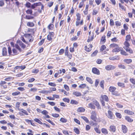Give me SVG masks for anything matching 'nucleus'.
<instances>
[{
  "mask_svg": "<svg viewBox=\"0 0 135 135\" xmlns=\"http://www.w3.org/2000/svg\"><path fill=\"white\" fill-rule=\"evenodd\" d=\"M13 52H12L11 48L10 47H8V51L9 54L10 55H14L18 54L19 52L15 48H13L12 49Z\"/></svg>",
  "mask_w": 135,
  "mask_h": 135,
  "instance_id": "nucleus-1",
  "label": "nucleus"
},
{
  "mask_svg": "<svg viewBox=\"0 0 135 135\" xmlns=\"http://www.w3.org/2000/svg\"><path fill=\"white\" fill-rule=\"evenodd\" d=\"M90 118L93 121H96L97 119V114L95 111H93L91 112Z\"/></svg>",
  "mask_w": 135,
  "mask_h": 135,
  "instance_id": "nucleus-2",
  "label": "nucleus"
},
{
  "mask_svg": "<svg viewBox=\"0 0 135 135\" xmlns=\"http://www.w3.org/2000/svg\"><path fill=\"white\" fill-rule=\"evenodd\" d=\"M7 49L5 47H3L2 49V53L0 54V57L6 56L7 55Z\"/></svg>",
  "mask_w": 135,
  "mask_h": 135,
  "instance_id": "nucleus-3",
  "label": "nucleus"
},
{
  "mask_svg": "<svg viewBox=\"0 0 135 135\" xmlns=\"http://www.w3.org/2000/svg\"><path fill=\"white\" fill-rule=\"evenodd\" d=\"M109 130L111 132L114 133L116 130V127L114 125H111L109 128Z\"/></svg>",
  "mask_w": 135,
  "mask_h": 135,
  "instance_id": "nucleus-4",
  "label": "nucleus"
},
{
  "mask_svg": "<svg viewBox=\"0 0 135 135\" xmlns=\"http://www.w3.org/2000/svg\"><path fill=\"white\" fill-rule=\"evenodd\" d=\"M115 68V66L111 65H108L105 67V69L107 70H112L114 69Z\"/></svg>",
  "mask_w": 135,
  "mask_h": 135,
  "instance_id": "nucleus-5",
  "label": "nucleus"
},
{
  "mask_svg": "<svg viewBox=\"0 0 135 135\" xmlns=\"http://www.w3.org/2000/svg\"><path fill=\"white\" fill-rule=\"evenodd\" d=\"M108 113V114L107 115V117L111 119H113L114 118V116L112 112L110 110H109Z\"/></svg>",
  "mask_w": 135,
  "mask_h": 135,
  "instance_id": "nucleus-6",
  "label": "nucleus"
},
{
  "mask_svg": "<svg viewBox=\"0 0 135 135\" xmlns=\"http://www.w3.org/2000/svg\"><path fill=\"white\" fill-rule=\"evenodd\" d=\"M92 72L93 73L97 75L100 74V72L98 69L95 68H93L92 69Z\"/></svg>",
  "mask_w": 135,
  "mask_h": 135,
  "instance_id": "nucleus-7",
  "label": "nucleus"
},
{
  "mask_svg": "<svg viewBox=\"0 0 135 135\" xmlns=\"http://www.w3.org/2000/svg\"><path fill=\"white\" fill-rule=\"evenodd\" d=\"M100 100L104 101V100L106 102H108L109 100L108 97L105 95H101Z\"/></svg>",
  "mask_w": 135,
  "mask_h": 135,
  "instance_id": "nucleus-8",
  "label": "nucleus"
},
{
  "mask_svg": "<svg viewBox=\"0 0 135 135\" xmlns=\"http://www.w3.org/2000/svg\"><path fill=\"white\" fill-rule=\"evenodd\" d=\"M122 49V48L118 47L113 49L112 51L113 52H118L119 51H121Z\"/></svg>",
  "mask_w": 135,
  "mask_h": 135,
  "instance_id": "nucleus-9",
  "label": "nucleus"
},
{
  "mask_svg": "<svg viewBox=\"0 0 135 135\" xmlns=\"http://www.w3.org/2000/svg\"><path fill=\"white\" fill-rule=\"evenodd\" d=\"M124 45H125V46L124 47V49L127 50V48L129 47L130 45L128 41H126L124 42Z\"/></svg>",
  "mask_w": 135,
  "mask_h": 135,
  "instance_id": "nucleus-10",
  "label": "nucleus"
},
{
  "mask_svg": "<svg viewBox=\"0 0 135 135\" xmlns=\"http://www.w3.org/2000/svg\"><path fill=\"white\" fill-rule=\"evenodd\" d=\"M93 102L94 104L98 108H100V106L99 104V103L96 100H94L93 101Z\"/></svg>",
  "mask_w": 135,
  "mask_h": 135,
  "instance_id": "nucleus-11",
  "label": "nucleus"
},
{
  "mask_svg": "<svg viewBox=\"0 0 135 135\" xmlns=\"http://www.w3.org/2000/svg\"><path fill=\"white\" fill-rule=\"evenodd\" d=\"M122 129L123 132L124 133H126L127 131V129L126 126H125L122 125Z\"/></svg>",
  "mask_w": 135,
  "mask_h": 135,
  "instance_id": "nucleus-12",
  "label": "nucleus"
},
{
  "mask_svg": "<svg viewBox=\"0 0 135 135\" xmlns=\"http://www.w3.org/2000/svg\"><path fill=\"white\" fill-rule=\"evenodd\" d=\"M88 107L90 108L91 109H95V107L94 104L92 103H91L88 104Z\"/></svg>",
  "mask_w": 135,
  "mask_h": 135,
  "instance_id": "nucleus-13",
  "label": "nucleus"
},
{
  "mask_svg": "<svg viewBox=\"0 0 135 135\" xmlns=\"http://www.w3.org/2000/svg\"><path fill=\"white\" fill-rule=\"evenodd\" d=\"M124 112L125 113L130 115H132L134 114V112L128 110H125L124 111Z\"/></svg>",
  "mask_w": 135,
  "mask_h": 135,
  "instance_id": "nucleus-14",
  "label": "nucleus"
},
{
  "mask_svg": "<svg viewBox=\"0 0 135 135\" xmlns=\"http://www.w3.org/2000/svg\"><path fill=\"white\" fill-rule=\"evenodd\" d=\"M118 45L115 44H112L110 45L109 47L112 48H114L117 47H118Z\"/></svg>",
  "mask_w": 135,
  "mask_h": 135,
  "instance_id": "nucleus-15",
  "label": "nucleus"
},
{
  "mask_svg": "<svg viewBox=\"0 0 135 135\" xmlns=\"http://www.w3.org/2000/svg\"><path fill=\"white\" fill-rule=\"evenodd\" d=\"M85 111V109L83 107L79 108L77 109V111L78 112H83Z\"/></svg>",
  "mask_w": 135,
  "mask_h": 135,
  "instance_id": "nucleus-16",
  "label": "nucleus"
},
{
  "mask_svg": "<svg viewBox=\"0 0 135 135\" xmlns=\"http://www.w3.org/2000/svg\"><path fill=\"white\" fill-rule=\"evenodd\" d=\"M18 110L19 111L21 112L26 115H28V114L27 112L25 110L20 108L18 109Z\"/></svg>",
  "mask_w": 135,
  "mask_h": 135,
  "instance_id": "nucleus-17",
  "label": "nucleus"
},
{
  "mask_svg": "<svg viewBox=\"0 0 135 135\" xmlns=\"http://www.w3.org/2000/svg\"><path fill=\"white\" fill-rule=\"evenodd\" d=\"M116 89V88L114 87L110 86L109 88V90L110 91L112 92H113Z\"/></svg>",
  "mask_w": 135,
  "mask_h": 135,
  "instance_id": "nucleus-18",
  "label": "nucleus"
},
{
  "mask_svg": "<svg viewBox=\"0 0 135 135\" xmlns=\"http://www.w3.org/2000/svg\"><path fill=\"white\" fill-rule=\"evenodd\" d=\"M126 119L128 122H131L133 121V120L128 116H126L125 117Z\"/></svg>",
  "mask_w": 135,
  "mask_h": 135,
  "instance_id": "nucleus-19",
  "label": "nucleus"
},
{
  "mask_svg": "<svg viewBox=\"0 0 135 135\" xmlns=\"http://www.w3.org/2000/svg\"><path fill=\"white\" fill-rule=\"evenodd\" d=\"M19 44L21 46V47L23 49H24L26 47V45L23 43L21 41H19Z\"/></svg>",
  "mask_w": 135,
  "mask_h": 135,
  "instance_id": "nucleus-20",
  "label": "nucleus"
},
{
  "mask_svg": "<svg viewBox=\"0 0 135 135\" xmlns=\"http://www.w3.org/2000/svg\"><path fill=\"white\" fill-rule=\"evenodd\" d=\"M73 94L77 97L80 96L81 94L80 92L76 91L73 93Z\"/></svg>",
  "mask_w": 135,
  "mask_h": 135,
  "instance_id": "nucleus-21",
  "label": "nucleus"
},
{
  "mask_svg": "<svg viewBox=\"0 0 135 135\" xmlns=\"http://www.w3.org/2000/svg\"><path fill=\"white\" fill-rule=\"evenodd\" d=\"M101 131L102 133L104 134H108V132L107 129L105 128H102L101 129Z\"/></svg>",
  "mask_w": 135,
  "mask_h": 135,
  "instance_id": "nucleus-22",
  "label": "nucleus"
},
{
  "mask_svg": "<svg viewBox=\"0 0 135 135\" xmlns=\"http://www.w3.org/2000/svg\"><path fill=\"white\" fill-rule=\"evenodd\" d=\"M81 118L83 119L86 123H89V120L86 117L84 116H81Z\"/></svg>",
  "mask_w": 135,
  "mask_h": 135,
  "instance_id": "nucleus-23",
  "label": "nucleus"
},
{
  "mask_svg": "<svg viewBox=\"0 0 135 135\" xmlns=\"http://www.w3.org/2000/svg\"><path fill=\"white\" fill-rule=\"evenodd\" d=\"M99 126H98L97 127H95L94 128V129L95 132L98 134H100L101 133L100 131L98 129Z\"/></svg>",
  "mask_w": 135,
  "mask_h": 135,
  "instance_id": "nucleus-24",
  "label": "nucleus"
},
{
  "mask_svg": "<svg viewBox=\"0 0 135 135\" xmlns=\"http://www.w3.org/2000/svg\"><path fill=\"white\" fill-rule=\"evenodd\" d=\"M27 25L28 26L32 27L34 25V24L32 22H28L27 23Z\"/></svg>",
  "mask_w": 135,
  "mask_h": 135,
  "instance_id": "nucleus-25",
  "label": "nucleus"
},
{
  "mask_svg": "<svg viewBox=\"0 0 135 135\" xmlns=\"http://www.w3.org/2000/svg\"><path fill=\"white\" fill-rule=\"evenodd\" d=\"M74 132L77 134H79L80 131L78 128L74 127Z\"/></svg>",
  "mask_w": 135,
  "mask_h": 135,
  "instance_id": "nucleus-26",
  "label": "nucleus"
},
{
  "mask_svg": "<svg viewBox=\"0 0 135 135\" xmlns=\"http://www.w3.org/2000/svg\"><path fill=\"white\" fill-rule=\"evenodd\" d=\"M26 13L28 14L32 15V11L31 9H28L26 11Z\"/></svg>",
  "mask_w": 135,
  "mask_h": 135,
  "instance_id": "nucleus-27",
  "label": "nucleus"
},
{
  "mask_svg": "<svg viewBox=\"0 0 135 135\" xmlns=\"http://www.w3.org/2000/svg\"><path fill=\"white\" fill-rule=\"evenodd\" d=\"M86 80L90 84H92L93 83V82L91 79L89 77H86Z\"/></svg>",
  "mask_w": 135,
  "mask_h": 135,
  "instance_id": "nucleus-28",
  "label": "nucleus"
},
{
  "mask_svg": "<svg viewBox=\"0 0 135 135\" xmlns=\"http://www.w3.org/2000/svg\"><path fill=\"white\" fill-rule=\"evenodd\" d=\"M124 61L127 63L129 64L132 62V60L131 59H124Z\"/></svg>",
  "mask_w": 135,
  "mask_h": 135,
  "instance_id": "nucleus-29",
  "label": "nucleus"
},
{
  "mask_svg": "<svg viewBox=\"0 0 135 135\" xmlns=\"http://www.w3.org/2000/svg\"><path fill=\"white\" fill-rule=\"evenodd\" d=\"M60 121L62 123H66L67 121V119L63 118H61Z\"/></svg>",
  "mask_w": 135,
  "mask_h": 135,
  "instance_id": "nucleus-30",
  "label": "nucleus"
},
{
  "mask_svg": "<svg viewBox=\"0 0 135 135\" xmlns=\"http://www.w3.org/2000/svg\"><path fill=\"white\" fill-rule=\"evenodd\" d=\"M27 19H33L34 17L30 15H26L25 17Z\"/></svg>",
  "mask_w": 135,
  "mask_h": 135,
  "instance_id": "nucleus-31",
  "label": "nucleus"
},
{
  "mask_svg": "<svg viewBox=\"0 0 135 135\" xmlns=\"http://www.w3.org/2000/svg\"><path fill=\"white\" fill-rule=\"evenodd\" d=\"M118 85L119 86L122 88L125 87L124 84L123 83L118 82Z\"/></svg>",
  "mask_w": 135,
  "mask_h": 135,
  "instance_id": "nucleus-32",
  "label": "nucleus"
},
{
  "mask_svg": "<svg viewBox=\"0 0 135 135\" xmlns=\"http://www.w3.org/2000/svg\"><path fill=\"white\" fill-rule=\"evenodd\" d=\"M120 53L122 55H124L125 56L128 55V54L126 53L124 50H123L122 49L121 50Z\"/></svg>",
  "mask_w": 135,
  "mask_h": 135,
  "instance_id": "nucleus-33",
  "label": "nucleus"
},
{
  "mask_svg": "<svg viewBox=\"0 0 135 135\" xmlns=\"http://www.w3.org/2000/svg\"><path fill=\"white\" fill-rule=\"evenodd\" d=\"M21 93L19 91H16L15 92L13 93H12V95L13 96H16L20 94Z\"/></svg>",
  "mask_w": 135,
  "mask_h": 135,
  "instance_id": "nucleus-34",
  "label": "nucleus"
},
{
  "mask_svg": "<svg viewBox=\"0 0 135 135\" xmlns=\"http://www.w3.org/2000/svg\"><path fill=\"white\" fill-rule=\"evenodd\" d=\"M34 120L36 122L38 123L41 124H42V122L41 121L38 119L37 118H35L34 119Z\"/></svg>",
  "mask_w": 135,
  "mask_h": 135,
  "instance_id": "nucleus-35",
  "label": "nucleus"
},
{
  "mask_svg": "<svg viewBox=\"0 0 135 135\" xmlns=\"http://www.w3.org/2000/svg\"><path fill=\"white\" fill-rule=\"evenodd\" d=\"M70 103L72 104H77L78 102L76 100H71L70 102Z\"/></svg>",
  "mask_w": 135,
  "mask_h": 135,
  "instance_id": "nucleus-36",
  "label": "nucleus"
},
{
  "mask_svg": "<svg viewBox=\"0 0 135 135\" xmlns=\"http://www.w3.org/2000/svg\"><path fill=\"white\" fill-rule=\"evenodd\" d=\"M86 86V85L85 84H80L79 85V88H85Z\"/></svg>",
  "mask_w": 135,
  "mask_h": 135,
  "instance_id": "nucleus-37",
  "label": "nucleus"
},
{
  "mask_svg": "<svg viewBox=\"0 0 135 135\" xmlns=\"http://www.w3.org/2000/svg\"><path fill=\"white\" fill-rule=\"evenodd\" d=\"M62 132L65 135H70L68 131L67 130H63Z\"/></svg>",
  "mask_w": 135,
  "mask_h": 135,
  "instance_id": "nucleus-38",
  "label": "nucleus"
},
{
  "mask_svg": "<svg viewBox=\"0 0 135 135\" xmlns=\"http://www.w3.org/2000/svg\"><path fill=\"white\" fill-rule=\"evenodd\" d=\"M131 36L130 35H127L126 37V41H130Z\"/></svg>",
  "mask_w": 135,
  "mask_h": 135,
  "instance_id": "nucleus-39",
  "label": "nucleus"
},
{
  "mask_svg": "<svg viewBox=\"0 0 135 135\" xmlns=\"http://www.w3.org/2000/svg\"><path fill=\"white\" fill-rule=\"evenodd\" d=\"M115 115L117 117L119 118H121V114L119 113H115Z\"/></svg>",
  "mask_w": 135,
  "mask_h": 135,
  "instance_id": "nucleus-40",
  "label": "nucleus"
},
{
  "mask_svg": "<svg viewBox=\"0 0 135 135\" xmlns=\"http://www.w3.org/2000/svg\"><path fill=\"white\" fill-rule=\"evenodd\" d=\"M15 47L18 50L19 52H21L22 50L18 45H16Z\"/></svg>",
  "mask_w": 135,
  "mask_h": 135,
  "instance_id": "nucleus-41",
  "label": "nucleus"
},
{
  "mask_svg": "<svg viewBox=\"0 0 135 135\" xmlns=\"http://www.w3.org/2000/svg\"><path fill=\"white\" fill-rule=\"evenodd\" d=\"M65 102L69 103L70 102V99H69L66 98H64L62 99Z\"/></svg>",
  "mask_w": 135,
  "mask_h": 135,
  "instance_id": "nucleus-42",
  "label": "nucleus"
},
{
  "mask_svg": "<svg viewBox=\"0 0 135 135\" xmlns=\"http://www.w3.org/2000/svg\"><path fill=\"white\" fill-rule=\"evenodd\" d=\"M127 50L126 49L125 50L129 52L130 53L132 54L133 53V51L132 50L129 48V47L127 48Z\"/></svg>",
  "mask_w": 135,
  "mask_h": 135,
  "instance_id": "nucleus-43",
  "label": "nucleus"
},
{
  "mask_svg": "<svg viewBox=\"0 0 135 135\" xmlns=\"http://www.w3.org/2000/svg\"><path fill=\"white\" fill-rule=\"evenodd\" d=\"M41 113L43 114H44L45 115L46 114H47L48 113V112L46 110H43V111L41 112Z\"/></svg>",
  "mask_w": 135,
  "mask_h": 135,
  "instance_id": "nucleus-44",
  "label": "nucleus"
},
{
  "mask_svg": "<svg viewBox=\"0 0 135 135\" xmlns=\"http://www.w3.org/2000/svg\"><path fill=\"white\" fill-rule=\"evenodd\" d=\"M45 41V39H42L38 43V45L40 46L42 45L44 43Z\"/></svg>",
  "mask_w": 135,
  "mask_h": 135,
  "instance_id": "nucleus-45",
  "label": "nucleus"
},
{
  "mask_svg": "<svg viewBox=\"0 0 135 135\" xmlns=\"http://www.w3.org/2000/svg\"><path fill=\"white\" fill-rule=\"evenodd\" d=\"M90 124L93 126H96L97 125V123H94L93 121L90 122Z\"/></svg>",
  "mask_w": 135,
  "mask_h": 135,
  "instance_id": "nucleus-46",
  "label": "nucleus"
},
{
  "mask_svg": "<svg viewBox=\"0 0 135 135\" xmlns=\"http://www.w3.org/2000/svg\"><path fill=\"white\" fill-rule=\"evenodd\" d=\"M106 48V47L105 45H102L101 47L100 50L101 51H103Z\"/></svg>",
  "mask_w": 135,
  "mask_h": 135,
  "instance_id": "nucleus-47",
  "label": "nucleus"
},
{
  "mask_svg": "<svg viewBox=\"0 0 135 135\" xmlns=\"http://www.w3.org/2000/svg\"><path fill=\"white\" fill-rule=\"evenodd\" d=\"M84 4V3L83 1L81 2L79 4V8H81L83 7V5Z\"/></svg>",
  "mask_w": 135,
  "mask_h": 135,
  "instance_id": "nucleus-48",
  "label": "nucleus"
},
{
  "mask_svg": "<svg viewBox=\"0 0 135 135\" xmlns=\"http://www.w3.org/2000/svg\"><path fill=\"white\" fill-rule=\"evenodd\" d=\"M52 116L54 117H58L59 116V114L56 113H52Z\"/></svg>",
  "mask_w": 135,
  "mask_h": 135,
  "instance_id": "nucleus-49",
  "label": "nucleus"
},
{
  "mask_svg": "<svg viewBox=\"0 0 135 135\" xmlns=\"http://www.w3.org/2000/svg\"><path fill=\"white\" fill-rule=\"evenodd\" d=\"M104 82L103 81H100V86L102 88H104Z\"/></svg>",
  "mask_w": 135,
  "mask_h": 135,
  "instance_id": "nucleus-50",
  "label": "nucleus"
},
{
  "mask_svg": "<svg viewBox=\"0 0 135 135\" xmlns=\"http://www.w3.org/2000/svg\"><path fill=\"white\" fill-rule=\"evenodd\" d=\"M98 52V51L95 50L91 54V56H95L97 54Z\"/></svg>",
  "mask_w": 135,
  "mask_h": 135,
  "instance_id": "nucleus-51",
  "label": "nucleus"
},
{
  "mask_svg": "<svg viewBox=\"0 0 135 135\" xmlns=\"http://www.w3.org/2000/svg\"><path fill=\"white\" fill-rule=\"evenodd\" d=\"M37 90V89L36 88H33L31 89L30 91L33 92H36Z\"/></svg>",
  "mask_w": 135,
  "mask_h": 135,
  "instance_id": "nucleus-52",
  "label": "nucleus"
},
{
  "mask_svg": "<svg viewBox=\"0 0 135 135\" xmlns=\"http://www.w3.org/2000/svg\"><path fill=\"white\" fill-rule=\"evenodd\" d=\"M47 104L50 105L52 106H54L55 105V103L53 102H47Z\"/></svg>",
  "mask_w": 135,
  "mask_h": 135,
  "instance_id": "nucleus-53",
  "label": "nucleus"
},
{
  "mask_svg": "<svg viewBox=\"0 0 135 135\" xmlns=\"http://www.w3.org/2000/svg\"><path fill=\"white\" fill-rule=\"evenodd\" d=\"M26 7L30 8L31 7V4L29 2H27L25 4Z\"/></svg>",
  "mask_w": 135,
  "mask_h": 135,
  "instance_id": "nucleus-54",
  "label": "nucleus"
},
{
  "mask_svg": "<svg viewBox=\"0 0 135 135\" xmlns=\"http://www.w3.org/2000/svg\"><path fill=\"white\" fill-rule=\"evenodd\" d=\"M76 16H77V20L78 21H80V15L79 14V13H78L76 15Z\"/></svg>",
  "mask_w": 135,
  "mask_h": 135,
  "instance_id": "nucleus-55",
  "label": "nucleus"
},
{
  "mask_svg": "<svg viewBox=\"0 0 135 135\" xmlns=\"http://www.w3.org/2000/svg\"><path fill=\"white\" fill-rule=\"evenodd\" d=\"M48 84L50 86H55L56 85L55 84L51 82L49 83Z\"/></svg>",
  "mask_w": 135,
  "mask_h": 135,
  "instance_id": "nucleus-56",
  "label": "nucleus"
},
{
  "mask_svg": "<svg viewBox=\"0 0 135 135\" xmlns=\"http://www.w3.org/2000/svg\"><path fill=\"white\" fill-rule=\"evenodd\" d=\"M102 61V60L100 59H98L96 61V62L98 64H100Z\"/></svg>",
  "mask_w": 135,
  "mask_h": 135,
  "instance_id": "nucleus-57",
  "label": "nucleus"
},
{
  "mask_svg": "<svg viewBox=\"0 0 135 135\" xmlns=\"http://www.w3.org/2000/svg\"><path fill=\"white\" fill-rule=\"evenodd\" d=\"M64 87L65 89L67 91H69V86L66 85L65 84L64 85Z\"/></svg>",
  "mask_w": 135,
  "mask_h": 135,
  "instance_id": "nucleus-58",
  "label": "nucleus"
},
{
  "mask_svg": "<svg viewBox=\"0 0 135 135\" xmlns=\"http://www.w3.org/2000/svg\"><path fill=\"white\" fill-rule=\"evenodd\" d=\"M115 24L117 26H120L121 25L120 22L118 21L115 22Z\"/></svg>",
  "mask_w": 135,
  "mask_h": 135,
  "instance_id": "nucleus-59",
  "label": "nucleus"
},
{
  "mask_svg": "<svg viewBox=\"0 0 135 135\" xmlns=\"http://www.w3.org/2000/svg\"><path fill=\"white\" fill-rule=\"evenodd\" d=\"M39 72V70L38 69H34L32 70V73H37Z\"/></svg>",
  "mask_w": 135,
  "mask_h": 135,
  "instance_id": "nucleus-60",
  "label": "nucleus"
},
{
  "mask_svg": "<svg viewBox=\"0 0 135 135\" xmlns=\"http://www.w3.org/2000/svg\"><path fill=\"white\" fill-rule=\"evenodd\" d=\"M110 24L111 26H113L114 25L113 20L112 19H110Z\"/></svg>",
  "mask_w": 135,
  "mask_h": 135,
  "instance_id": "nucleus-61",
  "label": "nucleus"
},
{
  "mask_svg": "<svg viewBox=\"0 0 135 135\" xmlns=\"http://www.w3.org/2000/svg\"><path fill=\"white\" fill-rule=\"evenodd\" d=\"M85 50L88 52L90 51L91 50V49H90L89 48L87 47V46H85Z\"/></svg>",
  "mask_w": 135,
  "mask_h": 135,
  "instance_id": "nucleus-62",
  "label": "nucleus"
},
{
  "mask_svg": "<svg viewBox=\"0 0 135 135\" xmlns=\"http://www.w3.org/2000/svg\"><path fill=\"white\" fill-rule=\"evenodd\" d=\"M34 5L36 6H41V5H42L41 3L40 2H38V3H34Z\"/></svg>",
  "mask_w": 135,
  "mask_h": 135,
  "instance_id": "nucleus-63",
  "label": "nucleus"
},
{
  "mask_svg": "<svg viewBox=\"0 0 135 135\" xmlns=\"http://www.w3.org/2000/svg\"><path fill=\"white\" fill-rule=\"evenodd\" d=\"M54 25L52 24H50L48 26L49 29L50 30H52V27H53Z\"/></svg>",
  "mask_w": 135,
  "mask_h": 135,
  "instance_id": "nucleus-64",
  "label": "nucleus"
}]
</instances>
